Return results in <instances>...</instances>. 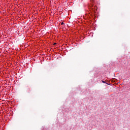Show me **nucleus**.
Instances as JSON below:
<instances>
[{
	"mask_svg": "<svg viewBox=\"0 0 130 130\" xmlns=\"http://www.w3.org/2000/svg\"><path fill=\"white\" fill-rule=\"evenodd\" d=\"M102 83H106V82H105V81H103V80H102Z\"/></svg>",
	"mask_w": 130,
	"mask_h": 130,
	"instance_id": "obj_1",
	"label": "nucleus"
},
{
	"mask_svg": "<svg viewBox=\"0 0 130 130\" xmlns=\"http://www.w3.org/2000/svg\"><path fill=\"white\" fill-rule=\"evenodd\" d=\"M90 2H91V3H93V2H94V1H93V0H90Z\"/></svg>",
	"mask_w": 130,
	"mask_h": 130,
	"instance_id": "obj_2",
	"label": "nucleus"
},
{
	"mask_svg": "<svg viewBox=\"0 0 130 130\" xmlns=\"http://www.w3.org/2000/svg\"><path fill=\"white\" fill-rule=\"evenodd\" d=\"M56 44V43H54V45H55Z\"/></svg>",
	"mask_w": 130,
	"mask_h": 130,
	"instance_id": "obj_4",
	"label": "nucleus"
},
{
	"mask_svg": "<svg viewBox=\"0 0 130 130\" xmlns=\"http://www.w3.org/2000/svg\"><path fill=\"white\" fill-rule=\"evenodd\" d=\"M61 25H63V22H62V23H61Z\"/></svg>",
	"mask_w": 130,
	"mask_h": 130,
	"instance_id": "obj_3",
	"label": "nucleus"
}]
</instances>
